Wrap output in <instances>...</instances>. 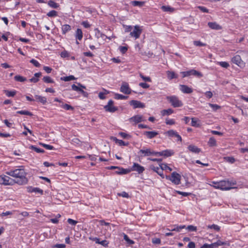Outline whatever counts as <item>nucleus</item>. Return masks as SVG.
I'll use <instances>...</instances> for the list:
<instances>
[{
    "instance_id": "nucleus-1",
    "label": "nucleus",
    "mask_w": 248,
    "mask_h": 248,
    "mask_svg": "<svg viewBox=\"0 0 248 248\" xmlns=\"http://www.w3.org/2000/svg\"><path fill=\"white\" fill-rule=\"evenodd\" d=\"M21 167L22 168L16 169L5 172L6 175L15 178L14 180L15 181V184L19 185H26L28 182V179L26 177L27 173L23 167Z\"/></svg>"
},
{
    "instance_id": "nucleus-2",
    "label": "nucleus",
    "mask_w": 248,
    "mask_h": 248,
    "mask_svg": "<svg viewBox=\"0 0 248 248\" xmlns=\"http://www.w3.org/2000/svg\"><path fill=\"white\" fill-rule=\"evenodd\" d=\"M236 184L235 181H221L219 182V184L217 187H220L221 190H228L232 188H235L232 187Z\"/></svg>"
},
{
    "instance_id": "nucleus-3",
    "label": "nucleus",
    "mask_w": 248,
    "mask_h": 248,
    "mask_svg": "<svg viewBox=\"0 0 248 248\" xmlns=\"http://www.w3.org/2000/svg\"><path fill=\"white\" fill-rule=\"evenodd\" d=\"M166 99L174 108L181 107L183 105L182 102L175 95L168 96Z\"/></svg>"
},
{
    "instance_id": "nucleus-4",
    "label": "nucleus",
    "mask_w": 248,
    "mask_h": 248,
    "mask_svg": "<svg viewBox=\"0 0 248 248\" xmlns=\"http://www.w3.org/2000/svg\"><path fill=\"white\" fill-rule=\"evenodd\" d=\"M167 180H170L172 183L176 185H179L181 182V176L177 172H173L170 176L166 175L165 176Z\"/></svg>"
},
{
    "instance_id": "nucleus-5",
    "label": "nucleus",
    "mask_w": 248,
    "mask_h": 248,
    "mask_svg": "<svg viewBox=\"0 0 248 248\" xmlns=\"http://www.w3.org/2000/svg\"><path fill=\"white\" fill-rule=\"evenodd\" d=\"M0 184L4 186H13L15 184V181L14 179L9 176L1 175L0 176Z\"/></svg>"
},
{
    "instance_id": "nucleus-6",
    "label": "nucleus",
    "mask_w": 248,
    "mask_h": 248,
    "mask_svg": "<svg viewBox=\"0 0 248 248\" xmlns=\"http://www.w3.org/2000/svg\"><path fill=\"white\" fill-rule=\"evenodd\" d=\"M114 102L112 100L108 101V104L104 108L107 112H114L118 110V108L113 106Z\"/></svg>"
},
{
    "instance_id": "nucleus-7",
    "label": "nucleus",
    "mask_w": 248,
    "mask_h": 248,
    "mask_svg": "<svg viewBox=\"0 0 248 248\" xmlns=\"http://www.w3.org/2000/svg\"><path fill=\"white\" fill-rule=\"evenodd\" d=\"M232 61L233 63L240 67H244L245 65V63L242 60L240 56L238 55L233 57L232 59Z\"/></svg>"
},
{
    "instance_id": "nucleus-8",
    "label": "nucleus",
    "mask_w": 248,
    "mask_h": 248,
    "mask_svg": "<svg viewBox=\"0 0 248 248\" xmlns=\"http://www.w3.org/2000/svg\"><path fill=\"white\" fill-rule=\"evenodd\" d=\"M142 32V29H141L139 26L136 25L134 26V30L131 31L130 35L131 37H135V39H138L140 37Z\"/></svg>"
},
{
    "instance_id": "nucleus-9",
    "label": "nucleus",
    "mask_w": 248,
    "mask_h": 248,
    "mask_svg": "<svg viewBox=\"0 0 248 248\" xmlns=\"http://www.w3.org/2000/svg\"><path fill=\"white\" fill-rule=\"evenodd\" d=\"M145 120L143 118L142 115H136L129 119V121L130 123H134V124H136L141 122L145 121Z\"/></svg>"
},
{
    "instance_id": "nucleus-10",
    "label": "nucleus",
    "mask_w": 248,
    "mask_h": 248,
    "mask_svg": "<svg viewBox=\"0 0 248 248\" xmlns=\"http://www.w3.org/2000/svg\"><path fill=\"white\" fill-rule=\"evenodd\" d=\"M129 170H131V171H137L139 174L142 173L145 170L143 166H140L137 163H134L133 166Z\"/></svg>"
},
{
    "instance_id": "nucleus-11",
    "label": "nucleus",
    "mask_w": 248,
    "mask_h": 248,
    "mask_svg": "<svg viewBox=\"0 0 248 248\" xmlns=\"http://www.w3.org/2000/svg\"><path fill=\"white\" fill-rule=\"evenodd\" d=\"M120 91L127 94H129L131 93V90L129 88L128 84L126 82L123 83L120 88Z\"/></svg>"
},
{
    "instance_id": "nucleus-12",
    "label": "nucleus",
    "mask_w": 248,
    "mask_h": 248,
    "mask_svg": "<svg viewBox=\"0 0 248 248\" xmlns=\"http://www.w3.org/2000/svg\"><path fill=\"white\" fill-rule=\"evenodd\" d=\"M129 104L133 107L134 108H145V105L144 103L137 100H131L129 102Z\"/></svg>"
},
{
    "instance_id": "nucleus-13",
    "label": "nucleus",
    "mask_w": 248,
    "mask_h": 248,
    "mask_svg": "<svg viewBox=\"0 0 248 248\" xmlns=\"http://www.w3.org/2000/svg\"><path fill=\"white\" fill-rule=\"evenodd\" d=\"M150 168L154 170L155 172H156L159 175H160L162 178L165 177L163 174V171L162 170L161 168L159 167H155L154 165H150Z\"/></svg>"
},
{
    "instance_id": "nucleus-14",
    "label": "nucleus",
    "mask_w": 248,
    "mask_h": 248,
    "mask_svg": "<svg viewBox=\"0 0 248 248\" xmlns=\"http://www.w3.org/2000/svg\"><path fill=\"white\" fill-rule=\"evenodd\" d=\"M153 151L150 148L140 149L139 151V154H142L141 156H148L153 155Z\"/></svg>"
},
{
    "instance_id": "nucleus-15",
    "label": "nucleus",
    "mask_w": 248,
    "mask_h": 248,
    "mask_svg": "<svg viewBox=\"0 0 248 248\" xmlns=\"http://www.w3.org/2000/svg\"><path fill=\"white\" fill-rule=\"evenodd\" d=\"M158 132L155 131H144L143 135L145 136L148 139H152L158 135Z\"/></svg>"
},
{
    "instance_id": "nucleus-16",
    "label": "nucleus",
    "mask_w": 248,
    "mask_h": 248,
    "mask_svg": "<svg viewBox=\"0 0 248 248\" xmlns=\"http://www.w3.org/2000/svg\"><path fill=\"white\" fill-rule=\"evenodd\" d=\"M180 90L184 93H191L193 92V89L186 85H180Z\"/></svg>"
},
{
    "instance_id": "nucleus-17",
    "label": "nucleus",
    "mask_w": 248,
    "mask_h": 248,
    "mask_svg": "<svg viewBox=\"0 0 248 248\" xmlns=\"http://www.w3.org/2000/svg\"><path fill=\"white\" fill-rule=\"evenodd\" d=\"M117 170L115 171V173L119 175H123L127 174L131 171V170L129 169H125L123 168L118 167V168L116 169Z\"/></svg>"
},
{
    "instance_id": "nucleus-18",
    "label": "nucleus",
    "mask_w": 248,
    "mask_h": 248,
    "mask_svg": "<svg viewBox=\"0 0 248 248\" xmlns=\"http://www.w3.org/2000/svg\"><path fill=\"white\" fill-rule=\"evenodd\" d=\"M28 191L30 193H38L42 195L43 193V191L42 189L38 188V187H33L32 186H29L27 187Z\"/></svg>"
},
{
    "instance_id": "nucleus-19",
    "label": "nucleus",
    "mask_w": 248,
    "mask_h": 248,
    "mask_svg": "<svg viewBox=\"0 0 248 248\" xmlns=\"http://www.w3.org/2000/svg\"><path fill=\"white\" fill-rule=\"evenodd\" d=\"M187 148L190 152L198 154L201 151V150L200 148L194 145H189Z\"/></svg>"
},
{
    "instance_id": "nucleus-20",
    "label": "nucleus",
    "mask_w": 248,
    "mask_h": 248,
    "mask_svg": "<svg viewBox=\"0 0 248 248\" xmlns=\"http://www.w3.org/2000/svg\"><path fill=\"white\" fill-rule=\"evenodd\" d=\"M208 26L212 29L219 30L221 29V27L216 22H208Z\"/></svg>"
},
{
    "instance_id": "nucleus-21",
    "label": "nucleus",
    "mask_w": 248,
    "mask_h": 248,
    "mask_svg": "<svg viewBox=\"0 0 248 248\" xmlns=\"http://www.w3.org/2000/svg\"><path fill=\"white\" fill-rule=\"evenodd\" d=\"M167 78L171 80L173 78H177L178 76L173 71H167Z\"/></svg>"
},
{
    "instance_id": "nucleus-22",
    "label": "nucleus",
    "mask_w": 248,
    "mask_h": 248,
    "mask_svg": "<svg viewBox=\"0 0 248 248\" xmlns=\"http://www.w3.org/2000/svg\"><path fill=\"white\" fill-rule=\"evenodd\" d=\"M35 98L36 100L42 103L43 105L46 104V98L45 97L38 95H35Z\"/></svg>"
},
{
    "instance_id": "nucleus-23",
    "label": "nucleus",
    "mask_w": 248,
    "mask_h": 248,
    "mask_svg": "<svg viewBox=\"0 0 248 248\" xmlns=\"http://www.w3.org/2000/svg\"><path fill=\"white\" fill-rule=\"evenodd\" d=\"M112 139L120 146H127L128 145V142L125 143L122 140L117 139L116 137H112Z\"/></svg>"
},
{
    "instance_id": "nucleus-24",
    "label": "nucleus",
    "mask_w": 248,
    "mask_h": 248,
    "mask_svg": "<svg viewBox=\"0 0 248 248\" xmlns=\"http://www.w3.org/2000/svg\"><path fill=\"white\" fill-rule=\"evenodd\" d=\"M186 227L185 225H181V226H177L175 225L173 228L171 229H168V230L170 231H176V232H180L182 229L185 228Z\"/></svg>"
},
{
    "instance_id": "nucleus-25",
    "label": "nucleus",
    "mask_w": 248,
    "mask_h": 248,
    "mask_svg": "<svg viewBox=\"0 0 248 248\" xmlns=\"http://www.w3.org/2000/svg\"><path fill=\"white\" fill-rule=\"evenodd\" d=\"M192 75L199 78L203 76V75L202 74V73L194 69L190 70V76Z\"/></svg>"
},
{
    "instance_id": "nucleus-26",
    "label": "nucleus",
    "mask_w": 248,
    "mask_h": 248,
    "mask_svg": "<svg viewBox=\"0 0 248 248\" xmlns=\"http://www.w3.org/2000/svg\"><path fill=\"white\" fill-rule=\"evenodd\" d=\"M174 154V152L170 150H166L162 151V156L165 157H169Z\"/></svg>"
},
{
    "instance_id": "nucleus-27",
    "label": "nucleus",
    "mask_w": 248,
    "mask_h": 248,
    "mask_svg": "<svg viewBox=\"0 0 248 248\" xmlns=\"http://www.w3.org/2000/svg\"><path fill=\"white\" fill-rule=\"evenodd\" d=\"M104 92H100L98 94V97L100 99L103 100L106 98L105 95L109 93V92L105 89H103Z\"/></svg>"
},
{
    "instance_id": "nucleus-28",
    "label": "nucleus",
    "mask_w": 248,
    "mask_h": 248,
    "mask_svg": "<svg viewBox=\"0 0 248 248\" xmlns=\"http://www.w3.org/2000/svg\"><path fill=\"white\" fill-rule=\"evenodd\" d=\"M83 37V33L80 29H78L76 31V38L78 40H81Z\"/></svg>"
},
{
    "instance_id": "nucleus-29",
    "label": "nucleus",
    "mask_w": 248,
    "mask_h": 248,
    "mask_svg": "<svg viewBox=\"0 0 248 248\" xmlns=\"http://www.w3.org/2000/svg\"><path fill=\"white\" fill-rule=\"evenodd\" d=\"M208 144L210 147H214L217 146V141L214 137H211L209 139Z\"/></svg>"
},
{
    "instance_id": "nucleus-30",
    "label": "nucleus",
    "mask_w": 248,
    "mask_h": 248,
    "mask_svg": "<svg viewBox=\"0 0 248 248\" xmlns=\"http://www.w3.org/2000/svg\"><path fill=\"white\" fill-rule=\"evenodd\" d=\"M29 149L33 150L34 151L38 153H43L45 152V151L43 149L37 148L34 145H30L29 146Z\"/></svg>"
},
{
    "instance_id": "nucleus-31",
    "label": "nucleus",
    "mask_w": 248,
    "mask_h": 248,
    "mask_svg": "<svg viewBox=\"0 0 248 248\" xmlns=\"http://www.w3.org/2000/svg\"><path fill=\"white\" fill-rule=\"evenodd\" d=\"M71 26L68 24L63 25L62 28L63 34H65L67 32L71 30Z\"/></svg>"
},
{
    "instance_id": "nucleus-32",
    "label": "nucleus",
    "mask_w": 248,
    "mask_h": 248,
    "mask_svg": "<svg viewBox=\"0 0 248 248\" xmlns=\"http://www.w3.org/2000/svg\"><path fill=\"white\" fill-rule=\"evenodd\" d=\"M14 79L16 81L23 82L27 80V78L20 75H16L14 77Z\"/></svg>"
},
{
    "instance_id": "nucleus-33",
    "label": "nucleus",
    "mask_w": 248,
    "mask_h": 248,
    "mask_svg": "<svg viewBox=\"0 0 248 248\" xmlns=\"http://www.w3.org/2000/svg\"><path fill=\"white\" fill-rule=\"evenodd\" d=\"M173 112V109L169 108L167 109H163L161 111V114L163 116L169 115Z\"/></svg>"
},
{
    "instance_id": "nucleus-34",
    "label": "nucleus",
    "mask_w": 248,
    "mask_h": 248,
    "mask_svg": "<svg viewBox=\"0 0 248 248\" xmlns=\"http://www.w3.org/2000/svg\"><path fill=\"white\" fill-rule=\"evenodd\" d=\"M177 132L173 130H170L165 133V134L170 137H175Z\"/></svg>"
},
{
    "instance_id": "nucleus-35",
    "label": "nucleus",
    "mask_w": 248,
    "mask_h": 248,
    "mask_svg": "<svg viewBox=\"0 0 248 248\" xmlns=\"http://www.w3.org/2000/svg\"><path fill=\"white\" fill-rule=\"evenodd\" d=\"M48 5L51 8L57 9L59 7V4L53 0H49L48 2Z\"/></svg>"
},
{
    "instance_id": "nucleus-36",
    "label": "nucleus",
    "mask_w": 248,
    "mask_h": 248,
    "mask_svg": "<svg viewBox=\"0 0 248 248\" xmlns=\"http://www.w3.org/2000/svg\"><path fill=\"white\" fill-rule=\"evenodd\" d=\"M60 107L66 110H74V108L67 104H63L62 103V105H60Z\"/></svg>"
},
{
    "instance_id": "nucleus-37",
    "label": "nucleus",
    "mask_w": 248,
    "mask_h": 248,
    "mask_svg": "<svg viewBox=\"0 0 248 248\" xmlns=\"http://www.w3.org/2000/svg\"><path fill=\"white\" fill-rule=\"evenodd\" d=\"M199 120L197 118H192L191 119V125L194 127H199L200 124L198 123Z\"/></svg>"
},
{
    "instance_id": "nucleus-38",
    "label": "nucleus",
    "mask_w": 248,
    "mask_h": 248,
    "mask_svg": "<svg viewBox=\"0 0 248 248\" xmlns=\"http://www.w3.org/2000/svg\"><path fill=\"white\" fill-rule=\"evenodd\" d=\"M4 93L8 97H13L16 95V91L4 90Z\"/></svg>"
},
{
    "instance_id": "nucleus-39",
    "label": "nucleus",
    "mask_w": 248,
    "mask_h": 248,
    "mask_svg": "<svg viewBox=\"0 0 248 248\" xmlns=\"http://www.w3.org/2000/svg\"><path fill=\"white\" fill-rule=\"evenodd\" d=\"M114 98L118 100H125L128 98L127 96H124L121 94L119 93H115Z\"/></svg>"
},
{
    "instance_id": "nucleus-40",
    "label": "nucleus",
    "mask_w": 248,
    "mask_h": 248,
    "mask_svg": "<svg viewBox=\"0 0 248 248\" xmlns=\"http://www.w3.org/2000/svg\"><path fill=\"white\" fill-rule=\"evenodd\" d=\"M131 4L134 6L142 7L144 4V2L135 0L131 1Z\"/></svg>"
},
{
    "instance_id": "nucleus-41",
    "label": "nucleus",
    "mask_w": 248,
    "mask_h": 248,
    "mask_svg": "<svg viewBox=\"0 0 248 248\" xmlns=\"http://www.w3.org/2000/svg\"><path fill=\"white\" fill-rule=\"evenodd\" d=\"M76 78L74 77V76L71 75L69 76H66V77H63L61 78V80H64L65 81H69L75 79Z\"/></svg>"
},
{
    "instance_id": "nucleus-42",
    "label": "nucleus",
    "mask_w": 248,
    "mask_h": 248,
    "mask_svg": "<svg viewBox=\"0 0 248 248\" xmlns=\"http://www.w3.org/2000/svg\"><path fill=\"white\" fill-rule=\"evenodd\" d=\"M94 32L95 35L97 38L100 37L103 38V37L105 36V35L102 34L97 28L94 29Z\"/></svg>"
},
{
    "instance_id": "nucleus-43",
    "label": "nucleus",
    "mask_w": 248,
    "mask_h": 248,
    "mask_svg": "<svg viewBox=\"0 0 248 248\" xmlns=\"http://www.w3.org/2000/svg\"><path fill=\"white\" fill-rule=\"evenodd\" d=\"M43 81L47 83H54V80L49 76L44 77L43 78Z\"/></svg>"
},
{
    "instance_id": "nucleus-44",
    "label": "nucleus",
    "mask_w": 248,
    "mask_h": 248,
    "mask_svg": "<svg viewBox=\"0 0 248 248\" xmlns=\"http://www.w3.org/2000/svg\"><path fill=\"white\" fill-rule=\"evenodd\" d=\"M17 113L21 115H26L29 116H32L33 114L31 112L27 110H20L16 112Z\"/></svg>"
},
{
    "instance_id": "nucleus-45",
    "label": "nucleus",
    "mask_w": 248,
    "mask_h": 248,
    "mask_svg": "<svg viewBox=\"0 0 248 248\" xmlns=\"http://www.w3.org/2000/svg\"><path fill=\"white\" fill-rule=\"evenodd\" d=\"M71 88L73 90L79 92L80 93H81V92L83 91V90L80 88L78 85L77 86L75 84H73L71 86Z\"/></svg>"
},
{
    "instance_id": "nucleus-46",
    "label": "nucleus",
    "mask_w": 248,
    "mask_h": 248,
    "mask_svg": "<svg viewBox=\"0 0 248 248\" xmlns=\"http://www.w3.org/2000/svg\"><path fill=\"white\" fill-rule=\"evenodd\" d=\"M160 168H161L163 171L164 170H168L170 171L172 170V169L167 166L166 164H161L159 165Z\"/></svg>"
},
{
    "instance_id": "nucleus-47",
    "label": "nucleus",
    "mask_w": 248,
    "mask_h": 248,
    "mask_svg": "<svg viewBox=\"0 0 248 248\" xmlns=\"http://www.w3.org/2000/svg\"><path fill=\"white\" fill-rule=\"evenodd\" d=\"M57 12L55 11V10H52V11H50V12H49L48 13H47L46 15L48 16V17H55L56 16H57Z\"/></svg>"
},
{
    "instance_id": "nucleus-48",
    "label": "nucleus",
    "mask_w": 248,
    "mask_h": 248,
    "mask_svg": "<svg viewBox=\"0 0 248 248\" xmlns=\"http://www.w3.org/2000/svg\"><path fill=\"white\" fill-rule=\"evenodd\" d=\"M214 244L215 245V248H217L218 246H220L226 245L227 244V242H222V241L218 240L216 242L214 243Z\"/></svg>"
},
{
    "instance_id": "nucleus-49",
    "label": "nucleus",
    "mask_w": 248,
    "mask_h": 248,
    "mask_svg": "<svg viewBox=\"0 0 248 248\" xmlns=\"http://www.w3.org/2000/svg\"><path fill=\"white\" fill-rule=\"evenodd\" d=\"M161 9L165 12H171L173 11V8L170 7V6H162L161 7Z\"/></svg>"
},
{
    "instance_id": "nucleus-50",
    "label": "nucleus",
    "mask_w": 248,
    "mask_h": 248,
    "mask_svg": "<svg viewBox=\"0 0 248 248\" xmlns=\"http://www.w3.org/2000/svg\"><path fill=\"white\" fill-rule=\"evenodd\" d=\"M214 243L211 244H204L200 248H216Z\"/></svg>"
},
{
    "instance_id": "nucleus-51",
    "label": "nucleus",
    "mask_w": 248,
    "mask_h": 248,
    "mask_svg": "<svg viewBox=\"0 0 248 248\" xmlns=\"http://www.w3.org/2000/svg\"><path fill=\"white\" fill-rule=\"evenodd\" d=\"M207 227L209 229H214L215 230H216L217 231H219L220 230V227L218 225H215V224H213V225H208L207 226Z\"/></svg>"
},
{
    "instance_id": "nucleus-52",
    "label": "nucleus",
    "mask_w": 248,
    "mask_h": 248,
    "mask_svg": "<svg viewBox=\"0 0 248 248\" xmlns=\"http://www.w3.org/2000/svg\"><path fill=\"white\" fill-rule=\"evenodd\" d=\"M193 44L195 46H206L205 44H204L200 41H194L193 42Z\"/></svg>"
},
{
    "instance_id": "nucleus-53",
    "label": "nucleus",
    "mask_w": 248,
    "mask_h": 248,
    "mask_svg": "<svg viewBox=\"0 0 248 248\" xmlns=\"http://www.w3.org/2000/svg\"><path fill=\"white\" fill-rule=\"evenodd\" d=\"M30 62L33 64L36 67H39L41 66L40 63L34 59H31L30 61Z\"/></svg>"
},
{
    "instance_id": "nucleus-54",
    "label": "nucleus",
    "mask_w": 248,
    "mask_h": 248,
    "mask_svg": "<svg viewBox=\"0 0 248 248\" xmlns=\"http://www.w3.org/2000/svg\"><path fill=\"white\" fill-rule=\"evenodd\" d=\"M40 145H41L43 147L45 148L47 150H53L54 149V147L53 146H51L50 145L46 144L45 143H40Z\"/></svg>"
},
{
    "instance_id": "nucleus-55",
    "label": "nucleus",
    "mask_w": 248,
    "mask_h": 248,
    "mask_svg": "<svg viewBox=\"0 0 248 248\" xmlns=\"http://www.w3.org/2000/svg\"><path fill=\"white\" fill-rule=\"evenodd\" d=\"M183 78L190 76V70L187 71L181 72Z\"/></svg>"
},
{
    "instance_id": "nucleus-56",
    "label": "nucleus",
    "mask_w": 248,
    "mask_h": 248,
    "mask_svg": "<svg viewBox=\"0 0 248 248\" xmlns=\"http://www.w3.org/2000/svg\"><path fill=\"white\" fill-rule=\"evenodd\" d=\"M209 105L211 107V108L214 110H217L218 109L220 108V107L217 104H213L209 103Z\"/></svg>"
},
{
    "instance_id": "nucleus-57",
    "label": "nucleus",
    "mask_w": 248,
    "mask_h": 248,
    "mask_svg": "<svg viewBox=\"0 0 248 248\" xmlns=\"http://www.w3.org/2000/svg\"><path fill=\"white\" fill-rule=\"evenodd\" d=\"M119 135L124 139H129L131 138V136L129 135L124 132H120L119 133Z\"/></svg>"
},
{
    "instance_id": "nucleus-58",
    "label": "nucleus",
    "mask_w": 248,
    "mask_h": 248,
    "mask_svg": "<svg viewBox=\"0 0 248 248\" xmlns=\"http://www.w3.org/2000/svg\"><path fill=\"white\" fill-rule=\"evenodd\" d=\"M124 238L129 244H133L134 243V241L130 239L126 234H124Z\"/></svg>"
},
{
    "instance_id": "nucleus-59",
    "label": "nucleus",
    "mask_w": 248,
    "mask_h": 248,
    "mask_svg": "<svg viewBox=\"0 0 248 248\" xmlns=\"http://www.w3.org/2000/svg\"><path fill=\"white\" fill-rule=\"evenodd\" d=\"M225 160L231 163H233L235 162V159L233 157L227 156L224 158Z\"/></svg>"
},
{
    "instance_id": "nucleus-60",
    "label": "nucleus",
    "mask_w": 248,
    "mask_h": 248,
    "mask_svg": "<svg viewBox=\"0 0 248 248\" xmlns=\"http://www.w3.org/2000/svg\"><path fill=\"white\" fill-rule=\"evenodd\" d=\"M123 27L125 29V32H131V31L133 29V27L131 26L123 25Z\"/></svg>"
},
{
    "instance_id": "nucleus-61",
    "label": "nucleus",
    "mask_w": 248,
    "mask_h": 248,
    "mask_svg": "<svg viewBox=\"0 0 248 248\" xmlns=\"http://www.w3.org/2000/svg\"><path fill=\"white\" fill-rule=\"evenodd\" d=\"M186 229L190 232H196L197 231V227L193 225L188 226Z\"/></svg>"
},
{
    "instance_id": "nucleus-62",
    "label": "nucleus",
    "mask_w": 248,
    "mask_h": 248,
    "mask_svg": "<svg viewBox=\"0 0 248 248\" xmlns=\"http://www.w3.org/2000/svg\"><path fill=\"white\" fill-rule=\"evenodd\" d=\"M98 244L101 245L102 246L105 247H108L109 242L106 240H104L101 241H100V243H99Z\"/></svg>"
},
{
    "instance_id": "nucleus-63",
    "label": "nucleus",
    "mask_w": 248,
    "mask_h": 248,
    "mask_svg": "<svg viewBox=\"0 0 248 248\" xmlns=\"http://www.w3.org/2000/svg\"><path fill=\"white\" fill-rule=\"evenodd\" d=\"M140 77L145 82H151V78L149 77H145L141 74H140Z\"/></svg>"
},
{
    "instance_id": "nucleus-64",
    "label": "nucleus",
    "mask_w": 248,
    "mask_h": 248,
    "mask_svg": "<svg viewBox=\"0 0 248 248\" xmlns=\"http://www.w3.org/2000/svg\"><path fill=\"white\" fill-rule=\"evenodd\" d=\"M66 247L65 244H57L55 245L53 248H65Z\"/></svg>"
}]
</instances>
